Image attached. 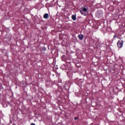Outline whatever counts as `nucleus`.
<instances>
[{"label":"nucleus","instance_id":"2","mask_svg":"<svg viewBox=\"0 0 125 125\" xmlns=\"http://www.w3.org/2000/svg\"><path fill=\"white\" fill-rule=\"evenodd\" d=\"M78 38L80 40H83V35H78Z\"/></svg>","mask_w":125,"mask_h":125},{"label":"nucleus","instance_id":"6","mask_svg":"<svg viewBox=\"0 0 125 125\" xmlns=\"http://www.w3.org/2000/svg\"><path fill=\"white\" fill-rule=\"evenodd\" d=\"M72 19L74 20V21H75V20H76V19H77V18H76V16L73 15L72 16Z\"/></svg>","mask_w":125,"mask_h":125},{"label":"nucleus","instance_id":"9","mask_svg":"<svg viewBox=\"0 0 125 125\" xmlns=\"http://www.w3.org/2000/svg\"><path fill=\"white\" fill-rule=\"evenodd\" d=\"M114 38H116V35H115V36H114Z\"/></svg>","mask_w":125,"mask_h":125},{"label":"nucleus","instance_id":"5","mask_svg":"<svg viewBox=\"0 0 125 125\" xmlns=\"http://www.w3.org/2000/svg\"><path fill=\"white\" fill-rule=\"evenodd\" d=\"M81 10H82L84 12H87V9L85 8H83Z\"/></svg>","mask_w":125,"mask_h":125},{"label":"nucleus","instance_id":"7","mask_svg":"<svg viewBox=\"0 0 125 125\" xmlns=\"http://www.w3.org/2000/svg\"><path fill=\"white\" fill-rule=\"evenodd\" d=\"M78 117H75V118H74L75 120H78Z\"/></svg>","mask_w":125,"mask_h":125},{"label":"nucleus","instance_id":"8","mask_svg":"<svg viewBox=\"0 0 125 125\" xmlns=\"http://www.w3.org/2000/svg\"><path fill=\"white\" fill-rule=\"evenodd\" d=\"M30 125H35V124L32 123V124H31Z\"/></svg>","mask_w":125,"mask_h":125},{"label":"nucleus","instance_id":"1","mask_svg":"<svg viewBox=\"0 0 125 125\" xmlns=\"http://www.w3.org/2000/svg\"><path fill=\"white\" fill-rule=\"evenodd\" d=\"M124 43V41H118L117 42V45L119 48H121L123 47V44Z\"/></svg>","mask_w":125,"mask_h":125},{"label":"nucleus","instance_id":"4","mask_svg":"<svg viewBox=\"0 0 125 125\" xmlns=\"http://www.w3.org/2000/svg\"><path fill=\"white\" fill-rule=\"evenodd\" d=\"M80 11L81 14H82L83 15H86L85 13H86V12H84V11H83V10H80Z\"/></svg>","mask_w":125,"mask_h":125},{"label":"nucleus","instance_id":"3","mask_svg":"<svg viewBox=\"0 0 125 125\" xmlns=\"http://www.w3.org/2000/svg\"><path fill=\"white\" fill-rule=\"evenodd\" d=\"M43 17L45 19H47L49 17L48 14H45L43 16Z\"/></svg>","mask_w":125,"mask_h":125}]
</instances>
